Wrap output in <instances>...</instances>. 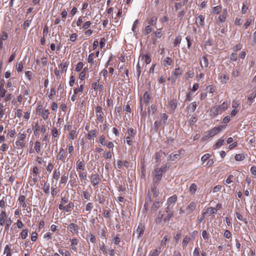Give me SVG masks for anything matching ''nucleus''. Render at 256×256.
<instances>
[{"instance_id": "obj_1", "label": "nucleus", "mask_w": 256, "mask_h": 256, "mask_svg": "<svg viewBox=\"0 0 256 256\" xmlns=\"http://www.w3.org/2000/svg\"><path fill=\"white\" fill-rule=\"evenodd\" d=\"M160 192L156 188V186L154 184L151 186L150 190L148 192L146 197V198L144 206V210L148 212L149 206L154 201L151 206V210L156 212L160 207L163 202L162 199L158 196Z\"/></svg>"}, {"instance_id": "obj_2", "label": "nucleus", "mask_w": 256, "mask_h": 256, "mask_svg": "<svg viewBox=\"0 0 256 256\" xmlns=\"http://www.w3.org/2000/svg\"><path fill=\"white\" fill-rule=\"evenodd\" d=\"M230 105V102L224 101L220 105H215L210 110V114L214 116H216L218 114H220L222 112L227 110Z\"/></svg>"}, {"instance_id": "obj_3", "label": "nucleus", "mask_w": 256, "mask_h": 256, "mask_svg": "<svg viewBox=\"0 0 256 256\" xmlns=\"http://www.w3.org/2000/svg\"><path fill=\"white\" fill-rule=\"evenodd\" d=\"M137 134V130L136 128H128L126 132L124 138L126 140V143L129 146L133 144L134 140Z\"/></svg>"}, {"instance_id": "obj_4", "label": "nucleus", "mask_w": 256, "mask_h": 256, "mask_svg": "<svg viewBox=\"0 0 256 256\" xmlns=\"http://www.w3.org/2000/svg\"><path fill=\"white\" fill-rule=\"evenodd\" d=\"M18 202L20 206L24 208V210H26L28 213L32 211L30 203L26 200V197L24 195H20L18 200Z\"/></svg>"}, {"instance_id": "obj_5", "label": "nucleus", "mask_w": 256, "mask_h": 256, "mask_svg": "<svg viewBox=\"0 0 256 256\" xmlns=\"http://www.w3.org/2000/svg\"><path fill=\"white\" fill-rule=\"evenodd\" d=\"M95 111L96 116V122L97 124L102 123L104 120V114L102 111V106H96L95 108Z\"/></svg>"}, {"instance_id": "obj_6", "label": "nucleus", "mask_w": 256, "mask_h": 256, "mask_svg": "<svg viewBox=\"0 0 256 256\" xmlns=\"http://www.w3.org/2000/svg\"><path fill=\"white\" fill-rule=\"evenodd\" d=\"M164 174V173L162 172V168H155L154 176L153 178V186L155 184L156 186V184L162 180Z\"/></svg>"}, {"instance_id": "obj_7", "label": "nucleus", "mask_w": 256, "mask_h": 256, "mask_svg": "<svg viewBox=\"0 0 256 256\" xmlns=\"http://www.w3.org/2000/svg\"><path fill=\"white\" fill-rule=\"evenodd\" d=\"M58 126H55L54 124H53L52 128L50 130V134L52 136V142H54L55 141L57 142L58 138H59L61 132V127L60 125L59 126V128Z\"/></svg>"}, {"instance_id": "obj_8", "label": "nucleus", "mask_w": 256, "mask_h": 256, "mask_svg": "<svg viewBox=\"0 0 256 256\" xmlns=\"http://www.w3.org/2000/svg\"><path fill=\"white\" fill-rule=\"evenodd\" d=\"M67 156L68 154L66 152L64 148H60L58 152L56 155V160L58 162H65Z\"/></svg>"}, {"instance_id": "obj_9", "label": "nucleus", "mask_w": 256, "mask_h": 256, "mask_svg": "<svg viewBox=\"0 0 256 256\" xmlns=\"http://www.w3.org/2000/svg\"><path fill=\"white\" fill-rule=\"evenodd\" d=\"M90 182L93 186H98L101 182V178L98 174L92 172L90 177Z\"/></svg>"}, {"instance_id": "obj_10", "label": "nucleus", "mask_w": 256, "mask_h": 256, "mask_svg": "<svg viewBox=\"0 0 256 256\" xmlns=\"http://www.w3.org/2000/svg\"><path fill=\"white\" fill-rule=\"evenodd\" d=\"M74 206V203L72 202H70L66 204H58V208L60 210L64 212H70Z\"/></svg>"}, {"instance_id": "obj_11", "label": "nucleus", "mask_w": 256, "mask_h": 256, "mask_svg": "<svg viewBox=\"0 0 256 256\" xmlns=\"http://www.w3.org/2000/svg\"><path fill=\"white\" fill-rule=\"evenodd\" d=\"M197 206V202L192 201L186 207V216L192 214L196 210Z\"/></svg>"}, {"instance_id": "obj_12", "label": "nucleus", "mask_w": 256, "mask_h": 256, "mask_svg": "<svg viewBox=\"0 0 256 256\" xmlns=\"http://www.w3.org/2000/svg\"><path fill=\"white\" fill-rule=\"evenodd\" d=\"M228 16V12L226 8L223 10L222 14L220 15L216 19V22L218 25L221 24L222 23L226 22L227 17Z\"/></svg>"}, {"instance_id": "obj_13", "label": "nucleus", "mask_w": 256, "mask_h": 256, "mask_svg": "<svg viewBox=\"0 0 256 256\" xmlns=\"http://www.w3.org/2000/svg\"><path fill=\"white\" fill-rule=\"evenodd\" d=\"M68 230L72 234H78L79 232V226L76 222H71L67 226Z\"/></svg>"}, {"instance_id": "obj_14", "label": "nucleus", "mask_w": 256, "mask_h": 256, "mask_svg": "<svg viewBox=\"0 0 256 256\" xmlns=\"http://www.w3.org/2000/svg\"><path fill=\"white\" fill-rule=\"evenodd\" d=\"M74 168L76 170H84L86 168V163L84 160H81L80 158L76 160Z\"/></svg>"}, {"instance_id": "obj_15", "label": "nucleus", "mask_w": 256, "mask_h": 256, "mask_svg": "<svg viewBox=\"0 0 256 256\" xmlns=\"http://www.w3.org/2000/svg\"><path fill=\"white\" fill-rule=\"evenodd\" d=\"M70 248L71 250H74V252H78V244L79 240L76 238H72L70 239Z\"/></svg>"}, {"instance_id": "obj_16", "label": "nucleus", "mask_w": 256, "mask_h": 256, "mask_svg": "<svg viewBox=\"0 0 256 256\" xmlns=\"http://www.w3.org/2000/svg\"><path fill=\"white\" fill-rule=\"evenodd\" d=\"M144 230H145L144 224L142 223H140L138 224L136 231H135L134 232V234L136 235L137 237L139 238L142 235L144 234Z\"/></svg>"}, {"instance_id": "obj_17", "label": "nucleus", "mask_w": 256, "mask_h": 256, "mask_svg": "<svg viewBox=\"0 0 256 256\" xmlns=\"http://www.w3.org/2000/svg\"><path fill=\"white\" fill-rule=\"evenodd\" d=\"M96 58L94 52L90 53L88 58L87 62L89 64L90 68L96 66Z\"/></svg>"}, {"instance_id": "obj_18", "label": "nucleus", "mask_w": 256, "mask_h": 256, "mask_svg": "<svg viewBox=\"0 0 256 256\" xmlns=\"http://www.w3.org/2000/svg\"><path fill=\"white\" fill-rule=\"evenodd\" d=\"M218 78L222 84H226L229 80V76L226 72L219 74Z\"/></svg>"}, {"instance_id": "obj_19", "label": "nucleus", "mask_w": 256, "mask_h": 256, "mask_svg": "<svg viewBox=\"0 0 256 256\" xmlns=\"http://www.w3.org/2000/svg\"><path fill=\"white\" fill-rule=\"evenodd\" d=\"M183 72V70L182 68H174L172 72V78L174 81L177 79L178 77L180 76Z\"/></svg>"}, {"instance_id": "obj_20", "label": "nucleus", "mask_w": 256, "mask_h": 256, "mask_svg": "<svg viewBox=\"0 0 256 256\" xmlns=\"http://www.w3.org/2000/svg\"><path fill=\"white\" fill-rule=\"evenodd\" d=\"M205 16L202 14L196 18V24L198 28L203 27L204 25Z\"/></svg>"}, {"instance_id": "obj_21", "label": "nucleus", "mask_w": 256, "mask_h": 256, "mask_svg": "<svg viewBox=\"0 0 256 256\" xmlns=\"http://www.w3.org/2000/svg\"><path fill=\"white\" fill-rule=\"evenodd\" d=\"M92 88L94 90L101 92H103L104 86L102 84H98L97 82H93L92 83Z\"/></svg>"}, {"instance_id": "obj_22", "label": "nucleus", "mask_w": 256, "mask_h": 256, "mask_svg": "<svg viewBox=\"0 0 256 256\" xmlns=\"http://www.w3.org/2000/svg\"><path fill=\"white\" fill-rule=\"evenodd\" d=\"M98 132V131L96 129L88 131L86 135V138L88 140H94L97 136Z\"/></svg>"}, {"instance_id": "obj_23", "label": "nucleus", "mask_w": 256, "mask_h": 256, "mask_svg": "<svg viewBox=\"0 0 256 256\" xmlns=\"http://www.w3.org/2000/svg\"><path fill=\"white\" fill-rule=\"evenodd\" d=\"M174 60L168 56L164 58L161 60L162 65L164 67H166L168 66H172L174 64Z\"/></svg>"}, {"instance_id": "obj_24", "label": "nucleus", "mask_w": 256, "mask_h": 256, "mask_svg": "<svg viewBox=\"0 0 256 256\" xmlns=\"http://www.w3.org/2000/svg\"><path fill=\"white\" fill-rule=\"evenodd\" d=\"M60 178V180L58 186L60 187H61L62 186L65 185L66 184V182H68V173H66V172L64 173L63 174H62V176Z\"/></svg>"}, {"instance_id": "obj_25", "label": "nucleus", "mask_w": 256, "mask_h": 256, "mask_svg": "<svg viewBox=\"0 0 256 256\" xmlns=\"http://www.w3.org/2000/svg\"><path fill=\"white\" fill-rule=\"evenodd\" d=\"M27 136L26 130L23 128L17 134L16 140L26 142V140Z\"/></svg>"}, {"instance_id": "obj_26", "label": "nucleus", "mask_w": 256, "mask_h": 256, "mask_svg": "<svg viewBox=\"0 0 256 256\" xmlns=\"http://www.w3.org/2000/svg\"><path fill=\"white\" fill-rule=\"evenodd\" d=\"M50 114V112L49 110L46 108H44V110H42L40 114H38V115L40 116L44 120H46L48 118Z\"/></svg>"}, {"instance_id": "obj_27", "label": "nucleus", "mask_w": 256, "mask_h": 256, "mask_svg": "<svg viewBox=\"0 0 256 256\" xmlns=\"http://www.w3.org/2000/svg\"><path fill=\"white\" fill-rule=\"evenodd\" d=\"M184 151L182 149L178 150L176 154L172 153L170 154L168 158L170 160L174 161L176 160L179 159L180 158L182 152Z\"/></svg>"}, {"instance_id": "obj_28", "label": "nucleus", "mask_w": 256, "mask_h": 256, "mask_svg": "<svg viewBox=\"0 0 256 256\" xmlns=\"http://www.w3.org/2000/svg\"><path fill=\"white\" fill-rule=\"evenodd\" d=\"M69 65V62L64 59L62 62L58 65L59 70H60L62 72L67 70L68 67Z\"/></svg>"}, {"instance_id": "obj_29", "label": "nucleus", "mask_w": 256, "mask_h": 256, "mask_svg": "<svg viewBox=\"0 0 256 256\" xmlns=\"http://www.w3.org/2000/svg\"><path fill=\"white\" fill-rule=\"evenodd\" d=\"M74 148L73 146L72 142L66 141V152L68 154H72L74 152Z\"/></svg>"}, {"instance_id": "obj_30", "label": "nucleus", "mask_w": 256, "mask_h": 256, "mask_svg": "<svg viewBox=\"0 0 256 256\" xmlns=\"http://www.w3.org/2000/svg\"><path fill=\"white\" fill-rule=\"evenodd\" d=\"M39 174L40 172L38 167L36 166H34L32 170V176L34 184H35L38 182L37 176L39 175Z\"/></svg>"}, {"instance_id": "obj_31", "label": "nucleus", "mask_w": 256, "mask_h": 256, "mask_svg": "<svg viewBox=\"0 0 256 256\" xmlns=\"http://www.w3.org/2000/svg\"><path fill=\"white\" fill-rule=\"evenodd\" d=\"M142 98V102L146 104V105H148L150 102V93L148 91H146L142 97H140Z\"/></svg>"}, {"instance_id": "obj_32", "label": "nucleus", "mask_w": 256, "mask_h": 256, "mask_svg": "<svg viewBox=\"0 0 256 256\" xmlns=\"http://www.w3.org/2000/svg\"><path fill=\"white\" fill-rule=\"evenodd\" d=\"M77 136L78 133L76 131V128H75V130H70L67 136V141L72 142L73 140L76 138Z\"/></svg>"}, {"instance_id": "obj_33", "label": "nucleus", "mask_w": 256, "mask_h": 256, "mask_svg": "<svg viewBox=\"0 0 256 256\" xmlns=\"http://www.w3.org/2000/svg\"><path fill=\"white\" fill-rule=\"evenodd\" d=\"M178 200V197L176 194H174L170 197L168 198L167 202L166 205L174 206L176 204V202Z\"/></svg>"}, {"instance_id": "obj_34", "label": "nucleus", "mask_w": 256, "mask_h": 256, "mask_svg": "<svg viewBox=\"0 0 256 256\" xmlns=\"http://www.w3.org/2000/svg\"><path fill=\"white\" fill-rule=\"evenodd\" d=\"M78 174V176L80 180L82 182V180H87V171L86 169L84 170H76Z\"/></svg>"}, {"instance_id": "obj_35", "label": "nucleus", "mask_w": 256, "mask_h": 256, "mask_svg": "<svg viewBox=\"0 0 256 256\" xmlns=\"http://www.w3.org/2000/svg\"><path fill=\"white\" fill-rule=\"evenodd\" d=\"M140 58H141L142 60H144L146 64H150L152 61L150 54L148 53L140 54Z\"/></svg>"}, {"instance_id": "obj_36", "label": "nucleus", "mask_w": 256, "mask_h": 256, "mask_svg": "<svg viewBox=\"0 0 256 256\" xmlns=\"http://www.w3.org/2000/svg\"><path fill=\"white\" fill-rule=\"evenodd\" d=\"M124 166L126 168H128L130 166V162L127 160H118L117 162V165L116 166V168L117 169H121L122 168V166Z\"/></svg>"}, {"instance_id": "obj_37", "label": "nucleus", "mask_w": 256, "mask_h": 256, "mask_svg": "<svg viewBox=\"0 0 256 256\" xmlns=\"http://www.w3.org/2000/svg\"><path fill=\"white\" fill-rule=\"evenodd\" d=\"M200 64L202 68L208 66L209 62L206 56H204L200 58Z\"/></svg>"}, {"instance_id": "obj_38", "label": "nucleus", "mask_w": 256, "mask_h": 256, "mask_svg": "<svg viewBox=\"0 0 256 256\" xmlns=\"http://www.w3.org/2000/svg\"><path fill=\"white\" fill-rule=\"evenodd\" d=\"M226 176V178L224 181V184L225 185L230 184L235 179L234 176L231 174H227Z\"/></svg>"}, {"instance_id": "obj_39", "label": "nucleus", "mask_w": 256, "mask_h": 256, "mask_svg": "<svg viewBox=\"0 0 256 256\" xmlns=\"http://www.w3.org/2000/svg\"><path fill=\"white\" fill-rule=\"evenodd\" d=\"M94 207V204L92 202H88L84 204V208L82 209V212H88L90 213Z\"/></svg>"}, {"instance_id": "obj_40", "label": "nucleus", "mask_w": 256, "mask_h": 256, "mask_svg": "<svg viewBox=\"0 0 256 256\" xmlns=\"http://www.w3.org/2000/svg\"><path fill=\"white\" fill-rule=\"evenodd\" d=\"M214 136V135L213 134V133H212V130H209L205 132L204 133L202 138V141H205Z\"/></svg>"}, {"instance_id": "obj_41", "label": "nucleus", "mask_w": 256, "mask_h": 256, "mask_svg": "<svg viewBox=\"0 0 256 256\" xmlns=\"http://www.w3.org/2000/svg\"><path fill=\"white\" fill-rule=\"evenodd\" d=\"M192 240L191 239V238L190 236H185L182 242V246L184 249L186 248V247L188 246V243L190 242V240Z\"/></svg>"}, {"instance_id": "obj_42", "label": "nucleus", "mask_w": 256, "mask_h": 256, "mask_svg": "<svg viewBox=\"0 0 256 256\" xmlns=\"http://www.w3.org/2000/svg\"><path fill=\"white\" fill-rule=\"evenodd\" d=\"M26 142L24 141H21L16 140L15 142V146L16 148L18 149L24 148L26 146Z\"/></svg>"}, {"instance_id": "obj_43", "label": "nucleus", "mask_w": 256, "mask_h": 256, "mask_svg": "<svg viewBox=\"0 0 256 256\" xmlns=\"http://www.w3.org/2000/svg\"><path fill=\"white\" fill-rule=\"evenodd\" d=\"M6 214L5 210H3L0 213V225L1 226H4L5 224L6 218Z\"/></svg>"}, {"instance_id": "obj_44", "label": "nucleus", "mask_w": 256, "mask_h": 256, "mask_svg": "<svg viewBox=\"0 0 256 256\" xmlns=\"http://www.w3.org/2000/svg\"><path fill=\"white\" fill-rule=\"evenodd\" d=\"M84 84H80V86H78L77 88H76L74 90V92L75 94L80 96L84 90Z\"/></svg>"}, {"instance_id": "obj_45", "label": "nucleus", "mask_w": 256, "mask_h": 256, "mask_svg": "<svg viewBox=\"0 0 256 256\" xmlns=\"http://www.w3.org/2000/svg\"><path fill=\"white\" fill-rule=\"evenodd\" d=\"M56 91L54 87H52L50 88V90L49 92H47L46 94L48 95V98L49 100H53L54 98V96L56 95Z\"/></svg>"}, {"instance_id": "obj_46", "label": "nucleus", "mask_w": 256, "mask_h": 256, "mask_svg": "<svg viewBox=\"0 0 256 256\" xmlns=\"http://www.w3.org/2000/svg\"><path fill=\"white\" fill-rule=\"evenodd\" d=\"M77 179L76 178L72 175H70V180L68 181V184L70 185L71 188H76L77 186Z\"/></svg>"}, {"instance_id": "obj_47", "label": "nucleus", "mask_w": 256, "mask_h": 256, "mask_svg": "<svg viewBox=\"0 0 256 256\" xmlns=\"http://www.w3.org/2000/svg\"><path fill=\"white\" fill-rule=\"evenodd\" d=\"M81 196L83 200H90L92 197V194L87 190H83L82 192Z\"/></svg>"}, {"instance_id": "obj_48", "label": "nucleus", "mask_w": 256, "mask_h": 256, "mask_svg": "<svg viewBox=\"0 0 256 256\" xmlns=\"http://www.w3.org/2000/svg\"><path fill=\"white\" fill-rule=\"evenodd\" d=\"M224 140H225L222 138L218 140L212 146L213 150H216L220 148L222 146L224 145Z\"/></svg>"}, {"instance_id": "obj_49", "label": "nucleus", "mask_w": 256, "mask_h": 256, "mask_svg": "<svg viewBox=\"0 0 256 256\" xmlns=\"http://www.w3.org/2000/svg\"><path fill=\"white\" fill-rule=\"evenodd\" d=\"M42 66H45L48 64V58L47 56H44L43 53H42L40 56Z\"/></svg>"}, {"instance_id": "obj_50", "label": "nucleus", "mask_w": 256, "mask_h": 256, "mask_svg": "<svg viewBox=\"0 0 256 256\" xmlns=\"http://www.w3.org/2000/svg\"><path fill=\"white\" fill-rule=\"evenodd\" d=\"M216 214L215 209L212 207H209L207 208L204 209L202 211V215H207L208 214Z\"/></svg>"}, {"instance_id": "obj_51", "label": "nucleus", "mask_w": 256, "mask_h": 256, "mask_svg": "<svg viewBox=\"0 0 256 256\" xmlns=\"http://www.w3.org/2000/svg\"><path fill=\"white\" fill-rule=\"evenodd\" d=\"M256 97V92H252L251 94H250L248 96V106H250L254 102V99Z\"/></svg>"}, {"instance_id": "obj_52", "label": "nucleus", "mask_w": 256, "mask_h": 256, "mask_svg": "<svg viewBox=\"0 0 256 256\" xmlns=\"http://www.w3.org/2000/svg\"><path fill=\"white\" fill-rule=\"evenodd\" d=\"M60 171L58 169H54L52 173V180H55L56 181H58L60 179Z\"/></svg>"}, {"instance_id": "obj_53", "label": "nucleus", "mask_w": 256, "mask_h": 256, "mask_svg": "<svg viewBox=\"0 0 256 256\" xmlns=\"http://www.w3.org/2000/svg\"><path fill=\"white\" fill-rule=\"evenodd\" d=\"M164 215L162 213V212L159 211L158 214H157V216L155 218V222L157 224H160L162 220L164 218Z\"/></svg>"}, {"instance_id": "obj_54", "label": "nucleus", "mask_w": 256, "mask_h": 256, "mask_svg": "<svg viewBox=\"0 0 256 256\" xmlns=\"http://www.w3.org/2000/svg\"><path fill=\"white\" fill-rule=\"evenodd\" d=\"M24 62L22 61L18 62L16 64V69L18 72H22L24 68Z\"/></svg>"}, {"instance_id": "obj_55", "label": "nucleus", "mask_w": 256, "mask_h": 256, "mask_svg": "<svg viewBox=\"0 0 256 256\" xmlns=\"http://www.w3.org/2000/svg\"><path fill=\"white\" fill-rule=\"evenodd\" d=\"M197 107V104L196 102H194L190 103L188 106V110L192 112H194Z\"/></svg>"}, {"instance_id": "obj_56", "label": "nucleus", "mask_w": 256, "mask_h": 256, "mask_svg": "<svg viewBox=\"0 0 256 256\" xmlns=\"http://www.w3.org/2000/svg\"><path fill=\"white\" fill-rule=\"evenodd\" d=\"M108 140H106V137L104 134L100 135L98 138V142L101 145L104 146Z\"/></svg>"}, {"instance_id": "obj_57", "label": "nucleus", "mask_w": 256, "mask_h": 256, "mask_svg": "<svg viewBox=\"0 0 256 256\" xmlns=\"http://www.w3.org/2000/svg\"><path fill=\"white\" fill-rule=\"evenodd\" d=\"M177 100L176 99H173L170 100L169 106L171 110L173 111L175 110L177 107Z\"/></svg>"}, {"instance_id": "obj_58", "label": "nucleus", "mask_w": 256, "mask_h": 256, "mask_svg": "<svg viewBox=\"0 0 256 256\" xmlns=\"http://www.w3.org/2000/svg\"><path fill=\"white\" fill-rule=\"evenodd\" d=\"M198 190V186L197 185L194 184L192 183L190 184V187L189 188V192L192 194L194 195L196 192V191Z\"/></svg>"}, {"instance_id": "obj_59", "label": "nucleus", "mask_w": 256, "mask_h": 256, "mask_svg": "<svg viewBox=\"0 0 256 256\" xmlns=\"http://www.w3.org/2000/svg\"><path fill=\"white\" fill-rule=\"evenodd\" d=\"M98 234L101 238H106V228L104 226L103 228L100 229L98 230Z\"/></svg>"}, {"instance_id": "obj_60", "label": "nucleus", "mask_w": 256, "mask_h": 256, "mask_svg": "<svg viewBox=\"0 0 256 256\" xmlns=\"http://www.w3.org/2000/svg\"><path fill=\"white\" fill-rule=\"evenodd\" d=\"M16 78H12L8 80V82L6 84V88H10L12 85L16 84Z\"/></svg>"}, {"instance_id": "obj_61", "label": "nucleus", "mask_w": 256, "mask_h": 256, "mask_svg": "<svg viewBox=\"0 0 256 256\" xmlns=\"http://www.w3.org/2000/svg\"><path fill=\"white\" fill-rule=\"evenodd\" d=\"M160 121L163 124V127H164L166 124V122L168 119V116L166 114L164 113L160 114Z\"/></svg>"}, {"instance_id": "obj_62", "label": "nucleus", "mask_w": 256, "mask_h": 256, "mask_svg": "<svg viewBox=\"0 0 256 256\" xmlns=\"http://www.w3.org/2000/svg\"><path fill=\"white\" fill-rule=\"evenodd\" d=\"M112 156V152L110 150H105L103 154V157L106 159H111Z\"/></svg>"}, {"instance_id": "obj_63", "label": "nucleus", "mask_w": 256, "mask_h": 256, "mask_svg": "<svg viewBox=\"0 0 256 256\" xmlns=\"http://www.w3.org/2000/svg\"><path fill=\"white\" fill-rule=\"evenodd\" d=\"M222 10V6L218 5L212 8V13L214 14H218Z\"/></svg>"}, {"instance_id": "obj_64", "label": "nucleus", "mask_w": 256, "mask_h": 256, "mask_svg": "<svg viewBox=\"0 0 256 256\" xmlns=\"http://www.w3.org/2000/svg\"><path fill=\"white\" fill-rule=\"evenodd\" d=\"M42 145L39 141H36L34 142V149L36 152L38 154L40 153L41 151Z\"/></svg>"}]
</instances>
